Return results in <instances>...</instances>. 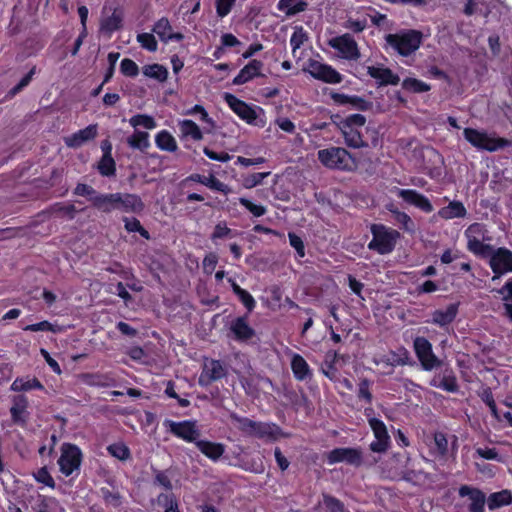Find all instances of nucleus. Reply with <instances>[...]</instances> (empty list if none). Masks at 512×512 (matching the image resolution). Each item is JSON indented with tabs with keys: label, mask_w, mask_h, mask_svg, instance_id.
I'll return each mask as SVG.
<instances>
[{
	"label": "nucleus",
	"mask_w": 512,
	"mask_h": 512,
	"mask_svg": "<svg viewBox=\"0 0 512 512\" xmlns=\"http://www.w3.org/2000/svg\"><path fill=\"white\" fill-rule=\"evenodd\" d=\"M327 461L329 464L345 462L358 467L362 464V453L356 448H335L327 454Z\"/></svg>",
	"instance_id": "11"
},
{
	"label": "nucleus",
	"mask_w": 512,
	"mask_h": 512,
	"mask_svg": "<svg viewBox=\"0 0 512 512\" xmlns=\"http://www.w3.org/2000/svg\"><path fill=\"white\" fill-rule=\"evenodd\" d=\"M28 399L24 395H16L12 398V406L10 408L11 420L14 424L25 427L28 422L29 412Z\"/></svg>",
	"instance_id": "14"
},
{
	"label": "nucleus",
	"mask_w": 512,
	"mask_h": 512,
	"mask_svg": "<svg viewBox=\"0 0 512 512\" xmlns=\"http://www.w3.org/2000/svg\"><path fill=\"white\" fill-rule=\"evenodd\" d=\"M486 229L481 223L471 224L465 231L467 240H485Z\"/></svg>",
	"instance_id": "51"
},
{
	"label": "nucleus",
	"mask_w": 512,
	"mask_h": 512,
	"mask_svg": "<svg viewBox=\"0 0 512 512\" xmlns=\"http://www.w3.org/2000/svg\"><path fill=\"white\" fill-rule=\"evenodd\" d=\"M226 375V370L222 363L218 360H211L204 364L199 382L200 384H210L213 381L219 380Z\"/></svg>",
	"instance_id": "17"
},
{
	"label": "nucleus",
	"mask_w": 512,
	"mask_h": 512,
	"mask_svg": "<svg viewBox=\"0 0 512 512\" xmlns=\"http://www.w3.org/2000/svg\"><path fill=\"white\" fill-rule=\"evenodd\" d=\"M263 68V63L259 60H252L247 65H245L239 72V74L233 79L234 85H242L251 79L261 76V69Z\"/></svg>",
	"instance_id": "21"
},
{
	"label": "nucleus",
	"mask_w": 512,
	"mask_h": 512,
	"mask_svg": "<svg viewBox=\"0 0 512 512\" xmlns=\"http://www.w3.org/2000/svg\"><path fill=\"white\" fill-rule=\"evenodd\" d=\"M387 209L393 214L396 222L402 225V228L410 233L415 231V224L405 212L399 211L393 204L387 206Z\"/></svg>",
	"instance_id": "35"
},
{
	"label": "nucleus",
	"mask_w": 512,
	"mask_h": 512,
	"mask_svg": "<svg viewBox=\"0 0 512 512\" xmlns=\"http://www.w3.org/2000/svg\"><path fill=\"white\" fill-rule=\"evenodd\" d=\"M32 389H44V387L37 378H17L11 385V390L16 392Z\"/></svg>",
	"instance_id": "34"
},
{
	"label": "nucleus",
	"mask_w": 512,
	"mask_h": 512,
	"mask_svg": "<svg viewBox=\"0 0 512 512\" xmlns=\"http://www.w3.org/2000/svg\"><path fill=\"white\" fill-rule=\"evenodd\" d=\"M123 221L125 223V229L128 232H138L145 239H150L149 232L145 228H143V226L141 225L140 221L137 218L124 217Z\"/></svg>",
	"instance_id": "48"
},
{
	"label": "nucleus",
	"mask_w": 512,
	"mask_h": 512,
	"mask_svg": "<svg viewBox=\"0 0 512 512\" xmlns=\"http://www.w3.org/2000/svg\"><path fill=\"white\" fill-rule=\"evenodd\" d=\"M333 99L340 104H351L353 107L366 111L372 107V103L358 96H348L345 94H334Z\"/></svg>",
	"instance_id": "31"
},
{
	"label": "nucleus",
	"mask_w": 512,
	"mask_h": 512,
	"mask_svg": "<svg viewBox=\"0 0 512 512\" xmlns=\"http://www.w3.org/2000/svg\"><path fill=\"white\" fill-rule=\"evenodd\" d=\"M483 241L484 240H468L467 248L475 255L483 258H489L494 247L490 244H484Z\"/></svg>",
	"instance_id": "37"
},
{
	"label": "nucleus",
	"mask_w": 512,
	"mask_h": 512,
	"mask_svg": "<svg viewBox=\"0 0 512 512\" xmlns=\"http://www.w3.org/2000/svg\"><path fill=\"white\" fill-rule=\"evenodd\" d=\"M464 138L474 147L487 150L490 152L510 146L511 141L505 138H493L487 133L481 132L473 128H465L463 131Z\"/></svg>",
	"instance_id": "3"
},
{
	"label": "nucleus",
	"mask_w": 512,
	"mask_h": 512,
	"mask_svg": "<svg viewBox=\"0 0 512 512\" xmlns=\"http://www.w3.org/2000/svg\"><path fill=\"white\" fill-rule=\"evenodd\" d=\"M172 27L170 25V22L167 18L163 17L159 19L153 28V32L158 35L161 41L167 43V37L169 33L171 32Z\"/></svg>",
	"instance_id": "49"
},
{
	"label": "nucleus",
	"mask_w": 512,
	"mask_h": 512,
	"mask_svg": "<svg viewBox=\"0 0 512 512\" xmlns=\"http://www.w3.org/2000/svg\"><path fill=\"white\" fill-rule=\"evenodd\" d=\"M137 41L141 46L148 51L154 52L157 50V42L153 34L141 33L137 35Z\"/></svg>",
	"instance_id": "58"
},
{
	"label": "nucleus",
	"mask_w": 512,
	"mask_h": 512,
	"mask_svg": "<svg viewBox=\"0 0 512 512\" xmlns=\"http://www.w3.org/2000/svg\"><path fill=\"white\" fill-rule=\"evenodd\" d=\"M143 74L146 77L156 79L160 82H164L167 79L168 71L160 64H151L143 67Z\"/></svg>",
	"instance_id": "39"
},
{
	"label": "nucleus",
	"mask_w": 512,
	"mask_h": 512,
	"mask_svg": "<svg viewBox=\"0 0 512 512\" xmlns=\"http://www.w3.org/2000/svg\"><path fill=\"white\" fill-rule=\"evenodd\" d=\"M281 430L276 424L255 421L250 437L259 439L276 440L280 436Z\"/></svg>",
	"instance_id": "20"
},
{
	"label": "nucleus",
	"mask_w": 512,
	"mask_h": 512,
	"mask_svg": "<svg viewBox=\"0 0 512 512\" xmlns=\"http://www.w3.org/2000/svg\"><path fill=\"white\" fill-rule=\"evenodd\" d=\"M230 332L234 339L240 342L248 341L255 335L254 329L248 324L245 317L234 319L230 324Z\"/></svg>",
	"instance_id": "18"
},
{
	"label": "nucleus",
	"mask_w": 512,
	"mask_h": 512,
	"mask_svg": "<svg viewBox=\"0 0 512 512\" xmlns=\"http://www.w3.org/2000/svg\"><path fill=\"white\" fill-rule=\"evenodd\" d=\"M387 44L401 56L414 53L422 43V33L417 30H402L385 36Z\"/></svg>",
	"instance_id": "1"
},
{
	"label": "nucleus",
	"mask_w": 512,
	"mask_h": 512,
	"mask_svg": "<svg viewBox=\"0 0 512 512\" xmlns=\"http://www.w3.org/2000/svg\"><path fill=\"white\" fill-rule=\"evenodd\" d=\"M434 442L438 452L441 455H445L448 450V441L446 436L441 432H437L434 435Z\"/></svg>",
	"instance_id": "64"
},
{
	"label": "nucleus",
	"mask_w": 512,
	"mask_h": 512,
	"mask_svg": "<svg viewBox=\"0 0 512 512\" xmlns=\"http://www.w3.org/2000/svg\"><path fill=\"white\" fill-rule=\"evenodd\" d=\"M122 23V16L117 11H114L113 14L101 22V29L105 32L112 33L120 29Z\"/></svg>",
	"instance_id": "44"
},
{
	"label": "nucleus",
	"mask_w": 512,
	"mask_h": 512,
	"mask_svg": "<svg viewBox=\"0 0 512 512\" xmlns=\"http://www.w3.org/2000/svg\"><path fill=\"white\" fill-rule=\"evenodd\" d=\"M323 504L329 512H348L339 499L328 494H323Z\"/></svg>",
	"instance_id": "54"
},
{
	"label": "nucleus",
	"mask_w": 512,
	"mask_h": 512,
	"mask_svg": "<svg viewBox=\"0 0 512 512\" xmlns=\"http://www.w3.org/2000/svg\"><path fill=\"white\" fill-rule=\"evenodd\" d=\"M107 450L110 455L121 461L129 459L131 456L129 448L124 443L121 442L109 445L107 447Z\"/></svg>",
	"instance_id": "46"
},
{
	"label": "nucleus",
	"mask_w": 512,
	"mask_h": 512,
	"mask_svg": "<svg viewBox=\"0 0 512 512\" xmlns=\"http://www.w3.org/2000/svg\"><path fill=\"white\" fill-rule=\"evenodd\" d=\"M510 504H512V493L507 489L492 493L487 498V505L490 510H496Z\"/></svg>",
	"instance_id": "28"
},
{
	"label": "nucleus",
	"mask_w": 512,
	"mask_h": 512,
	"mask_svg": "<svg viewBox=\"0 0 512 512\" xmlns=\"http://www.w3.org/2000/svg\"><path fill=\"white\" fill-rule=\"evenodd\" d=\"M50 211L57 215L67 216L72 220L77 210L73 204L55 203L50 207Z\"/></svg>",
	"instance_id": "53"
},
{
	"label": "nucleus",
	"mask_w": 512,
	"mask_h": 512,
	"mask_svg": "<svg viewBox=\"0 0 512 512\" xmlns=\"http://www.w3.org/2000/svg\"><path fill=\"white\" fill-rule=\"evenodd\" d=\"M357 396L359 399H364L367 403L372 402V394L370 392V381L366 378L361 379L358 387Z\"/></svg>",
	"instance_id": "61"
},
{
	"label": "nucleus",
	"mask_w": 512,
	"mask_h": 512,
	"mask_svg": "<svg viewBox=\"0 0 512 512\" xmlns=\"http://www.w3.org/2000/svg\"><path fill=\"white\" fill-rule=\"evenodd\" d=\"M127 144L133 148L144 152L149 148V134L144 131H135L133 135L127 138Z\"/></svg>",
	"instance_id": "33"
},
{
	"label": "nucleus",
	"mask_w": 512,
	"mask_h": 512,
	"mask_svg": "<svg viewBox=\"0 0 512 512\" xmlns=\"http://www.w3.org/2000/svg\"><path fill=\"white\" fill-rule=\"evenodd\" d=\"M413 347L424 370L431 371L442 365V361L433 352L432 344L425 337H416L413 341Z\"/></svg>",
	"instance_id": "5"
},
{
	"label": "nucleus",
	"mask_w": 512,
	"mask_h": 512,
	"mask_svg": "<svg viewBox=\"0 0 512 512\" xmlns=\"http://www.w3.org/2000/svg\"><path fill=\"white\" fill-rule=\"evenodd\" d=\"M165 426L169 428V431L175 436L187 441V442H196L200 436V431L196 426V423L193 421H181L175 422L172 420H166L164 422Z\"/></svg>",
	"instance_id": "9"
},
{
	"label": "nucleus",
	"mask_w": 512,
	"mask_h": 512,
	"mask_svg": "<svg viewBox=\"0 0 512 512\" xmlns=\"http://www.w3.org/2000/svg\"><path fill=\"white\" fill-rule=\"evenodd\" d=\"M122 196L125 204V213L139 212L143 210L144 204L139 196L129 193H122Z\"/></svg>",
	"instance_id": "41"
},
{
	"label": "nucleus",
	"mask_w": 512,
	"mask_h": 512,
	"mask_svg": "<svg viewBox=\"0 0 512 512\" xmlns=\"http://www.w3.org/2000/svg\"><path fill=\"white\" fill-rule=\"evenodd\" d=\"M365 123H366L365 116H363L361 114H352V115H349V116L341 119L338 122V126H339V128H344V129H348V128L356 129V127L364 126Z\"/></svg>",
	"instance_id": "45"
},
{
	"label": "nucleus",
	"mask_w": 512,
	"mask_h": 512,
	"mask_svg": "<svg viewBox=\"0 0 512 512\" xmlns=\"http://www.w3.org/2000/svg\"><path fill=\"white\" fill-rule=\"evenodd\" d=\"M328 45L339 51L347 60H357L360 57L357 42L349 33L330 39Z\"/></svg>",
	"instance_id": "8"
},
{
	"label": "nucleus",
	"mask_w": 512,
	"mask_h": 512,
	"mask_svg": "<svg viewBox=\"0 0 512 512\" xmlns=\"http://www.w3.org/2000/svg\"><path fill=\"white\" fill-rule=\"evenodd\" d=\"M82 461V452L78 446L64 443L61 447V456L58 460L60 471L66 476L78 470Z\"/></svg>",
	"instance_id": "6"
},
{
	"label": "nucleus",
	"mask_w": 512,
	"mask_h": 512,
	"mask_svg": "<svg viewBox=\"0 0 512 512\" xmlns=\"http://www.w3.org/2000/svg\"><path fill=\"white\" fill-rule=\"evenodd\" d=\"M308 72L315 79H319L327 83L337 84L342 81V76L339 72L331 66L320 63L316 60L309 61Z\"/></svg>",
	"instance_id": "10"
},
{
	"label": "nucleus",
	"mask_w": 512,
	"mask_h": 512,
	"mask_svg": "<svg viewBox=\"0 0 512 512\" xmlns=\"http://www.w3.org/2000/svg\"><path fill=\"white\" fill-rule=\"evenodd\" d=\"M431 385L442 388L448 392H456L459 388L456 377L453 375H444L439 384L433 381Z\"/></svg>",
	"instance_id": "56"
},
{
	"label": "nucleus",
	"mask_w": 512,
	"mask_h": 512,
	"mask_svg": "<svg viewBox=\"0 0 512 512\" xmlns=\"http://www.w3.org/2000/svg\"><path fill=\"white\" fill-rule=\"evenodd\" d=\"M224 99L229 107L243 120L248 123H253L257 118L255 110L244 101L238 99L236 96L225 93Z\"/></svg>",
	"instance_id": "15"
},
{
	"label": "nucleus",
	"mask_w": 512,
	"mask_h": 512,
	"mask_svg": "<svg viewBox=\"0 0 512 512\" xmlns=\"http://www.w3.org/2000/svg\"><path fill=\"white\" fill-rule=\"evenodd\" d=\"M179 125L183 136H190L195 141L203 138L200 128L194 121L185 119Z\"/></svg>",
	"instance_id": "38"
},
{
	"label": "nucleus",
	"mask_w": 512,
	"mask_h": 512,
	"mask_svg": "<svg viewBox=\"0 0 512 512\" xmlns=\"http://www.w3.org/2000/svg\"><path fill=\"white\" fill-rule=\"evenodd\" d=\"M188 180L201 183L202 185H205L213 190L220 191L224 194H227L230 191L227 185H225L213 175L206 177L200 174H192L188 177Z\"/></svg>",
	"instance_id": "26"
},
{
	"label": "nucleus",
	"mask_w": 512,
	"mask_h": 512,
	"mask_svg": "<svg viewBox=\"0 0 512 512\" xmlns=\"http://www.w3.org/2000/svg\"><path fill=\"white\" fill-rule=\"evenodd\" d=\"M308 40V34L302 26H296L290 39L293 53L296 52L306 41Z\"/></svg>",
	"instance_id": "47"
},
{
	"label": "nucleus",
	"mask_w": 512,
	"mask_h": 512,
	"mask_svg": "<svg viewBox=\"0 0 512 512\" xmlns=\"http://www.w3.org/2000/svg\"><path fill=\"white\" fill-rule=\"evenodd\" d=\"M458 313V305L455 303L449 304L444 310H436L432 313L433 324L441 327L449 325L454 321Z\"/></svg>",
	"instance_id": "23"
},
{
	"label": "nucleus",
	"mask_w": 512,
	"mask_h": 512,
	"mask_svg": "<svg viewBox=\"0 0 512 512\" xmlns=\"http://www.w3.org/2000/svg\"><path fill=\"white\" fill-rule=\"evenodd\" d=\"M155 143L163 151L175 152L178 148L175 138L167 130H162L156 135Z\"/></svg>",
	"instance_id": "32"
},
{
	"label": "nucleus",
	"mask_w": 512,
	"mask_h": 512,
	"mask_svg": "<svg viewBox=\"0 0 512 512\" xmlns=\"http://www.w3.org/2000/svg\"><path fill=\"white\" fill-rule=\"evenodd\" d=\"M318 159L326 167L341 170L351 169L355 164L351 154L341 147L319 150Z\"/></svg>",
	"instance_id": "4"
},
{
	"label": "nucleus",
	"mask_w": 512,
	"mask_h": 512,
	"mask_svg": "<svg viewBox=\"0 0 512 512\" xmlns=\"http://www.w3.org/2000/svg\"><path fill=\"white\" fill-rule=\"evenodd\" d=\"M402 86L404 89L415 93L427 92L430 90V85L415 78H406L402 82Z\"/></svg>",
	"instance_id": "50"
},
{
	"label": "nucleus",
	"mask_w": 512,
	"mask_h": 512,
	"mask_svg": "<svg viewBox=\"0 0 512 512\" xmlns=\"http://www.w3.org/2000/svg\"><path fill=\"white\" fill-rule=\"evenodd\" d=\"M371 233L373 238L368 244V249L376 251L381 255L391 253L400 236L398 231L389 229L382 224H373L371 226Z\"/></svg>",
	"instance_id": "2"
},
{
	"label": "nucleus",
	"mask_w": 512,
	"mask_h": 512,
	"mask_svg": "<svg viewBox=\"0 0 512 512\" xmlns=\"http://www.w3.org/2000/svg\"><path fill=\"white\" fill-rule=\"evenodd\" d=\"M307 6L305 0H279L277 8L285 11L286 16L290 17L305 11Z\"/></svg>",
	"instance_id": "30"
},
{
	"label": "nucleus",
	"mask_w": 512,
	"mask_h": 512,
	"mask_svg": "<svg viewBox=\"0 0 512 512\" xmlns=\"http://www.w3.org/2000/svg\"><path fill=\"white\" fill-rule=\"evenodd\" d=\"M288 237H289L290 245L296 250L297 255L301 258L304 257L305 256V247H304V243H303V240L301 239V237H299L298 235H296L293 232H290L288 234Z\"/></svg>",
	"instance_id": "62"
},
{
	"label": "nucleus",
	"mask_w": 512,
	"mask_h": 512,
	"mask_svg": "<svg viewBox=\"0 0 512 512\" xmlns=\"http://www.w3.org/2000/svg\"><path fill=\"white\" fill-rule=\"evenodd\" d=\"M156 502L159 507L164 508V512H179L178 503L172 494L161 493Z\"/></svg>",
	"instance_id": "43"
},
{
	"label": "nucleus",
	"mask_w": 512,
	"mask_h": 512,
	"mask_svg": "<svg viewBox=\"0 0 512 512\" xmlns=\"http://www.w3.org/2000/svg\"><path fill=\"white\" fill-rule=\"evenodd\" d=\"M197 448L208 458L217 461L224 453L225 447L221 443H214L207 440H198Z\"/></svg>",
	"instance_id": "24"
},
{
	"label": "nucleus",
	"mask_w": 512,
	"mask_h": 512,
	"mask_svg": "<svg viewBox=\"0 0 512 512\" xmlns=\"http://www.w3.org/2000/svg\"><path fill=\"white\" fill-rule=\"evenodd\" d=\"M25 331H51L53 333H58L62 331V328L58 325H54L48 321H42L36 324H30L23 328Z\"/></svg>",
	"instance_id": "55"
},
{
	"label": "nucleus",
	"mask_w": 512,
	"mask_h": 512,
	"mask_svg": "<svg viewBox=\"0 0 512 512\" xmlns=\"http://www.w3.org/2000/svg\"><path fill=\"white\" fill-rule=\"evenodd\" d=\"M467 214V210L463 203L460 201H451L447 206L441 208L438 211V215L442 219H453V218H464Z\"/></svg>",
	"instance_id": "25"
},
{
	"label": "nucleus",
	"mask_w": 512,
	"mask_h": 512,
	"mask_svg": "<svg viewBox=\"0 0 512 512\" xmlns=\"http://www.w3.org/2000/svg\"><path fill=\"white\" fill-rule=\"evenodd\" d=\"M489 265L494 273L492 281L498 280L503 274L512 272V251L504 247L494 248L489 257Z\"/></svg>",
	"instance_id": "7"
},
{
	"label": "nucleus",
	"mask_w": 512,
	"mask_h": 512,
	"mask_svg": "<svg viewBox=\"0 0 512 512\" xmlns=\"http://www.w3.org/2000/svg\"><path fill=\"white\" fill-rule=\"evenodd\" d=\"M129 123L133 127L142 126L146 129H154L156 127L154 118L145 114H138L131 117Z\"/></svg>",
	"instance_id": "52"
},
{
	"label": "nucleus",
	"mask_w": 512,
	"mask_h": 512,
	"mask_svg": "<svg viewBox=\"0 0 512 512\" xmlns=\"http://www.w3.org/2000/svg\"><path fill=\"white\" fill-rule=\"evenodd\" d=\"M369 425L373 430L376 440L370 444V449L373 452H385L389 446L390 437L383 421L377 418L369 419Z\"/></svg>",
	"instance_id": "13"
},
{
	"label": "nucleus",
	"mask_w": 512,
	"mask_h": 512,
	"mask_svg": "<svg viewBox=\"0 0 512 512\" xmlns=\"http://www.w3.org/2000/svg\"><path fill=\"white\" fill-rule=\"evenodd\" d=\"M120 70L122 74L129 77H135L139 73L137 64L129 58H125L121 61Z\"/></svg>",
	"instance_id": "59"
},
{
	"label": "nucleus",
	"mask_w": 512,
	"mask_h": 512,
	"mask_svg": "<svg viewBox=\"0 0 512 512\" xmlns=\"http://www.w3.org/2000/svg\"><path fill=\"white\" fill-rule=\"evenodd\" d=\"M342 134L345 139V143L347 146L351 148H361L367 146V144L363 141L360 132L355 128H340Z\"/></svg>",
	"instance_id": "36"
},
{
	"label": "nucleus",
	"mask_w": 512,
	"mask_h": 512,
	"mask_svg": "<svg viewBox=\"0 0 512 512\" xmlns=\"http://www.w3.org/2000/svg\"><path fill=\"white\" fill-rule=\"evenodd\" d=\"M458 494L460 497H467L469 500V512H485V503L487 502L486 495L479 488L469 485H462Z\"/></svg>",
	"instance_id": "12"
},
{
	"label": "nucleus",
	"mask_w": 512,
	"mask_h": 512,
	"mask_svg": "<svg viewBox=\"0 0 512 512\" xmlns=\"http://www.w3.org/2000/svg\"><path fill=\"white\" fill-rule=\"evenodd\" d=\"M398 196L402 198L405 202L416 206L426 213H430L433 211V206L430 203L429 199L418 193L416 190L411 189H400L398 191Z\"/></svg>",
	"instance_id": "16"
},
{
	"label": "nucleus",
	"mask_w": 512,
	"mask_h": 512,
	"mask_svg": "<svg viewBox=\"0 0 512 512\" xmlns=\"http://www.w3.org/2000/svg\"><path fill=\"white\" fill-rule=\"evenodd\" d=\"M101 495L105 502L113 507H119L121 505V495L118 491H113L108 488H101Z\"/></svg>",
	"instance_id": "57"
},
{
	"label": "nucleus",
	"mask_w": 512,
	"mask_h": 512,
	"mask_svg": "<svg viewBox=\"0 0 512 512\" xmlns=\"http://www.w3.org/2000/svg\"><path fill=\"white\" fill-rule=\"evenodd\" d=\"M93 207L103 213H111L115 210V196L111 194H98L90 199Z\"/></svg>",
	"instance_id": "27"
},
{
	"label": "nucleus",
	"mask_w": 512,
	"mask_h": 512,
	"mask_svg": "<svg viewBox=\"0 0 512 512\" xmlns=\"http://www.w3.org/2000/svg\"><path fill=\"white\" fill-rule=\"evenodd\" d=\"M97 135V126L89 125L86 128L74 133L72 136L65 139V143L69 147H80L85 142L92 140Z\"/></svg>",
	"instance_id": "22"
},
{
	"label": "nucleus",
	"mask_w": 512,
	"mask_h": 512,
	"mask_svg": "<svg viewBox=\"0 0 512 512\" xmlns=\"http://www.w3.org/2000/svg\"><path fill=\"white\" fill-rule=\"evenodd\" d=\"M230 419L235 424L236 428L245 434L246 436H250L254 424V420H251L247 417H241L236 413L230 414Z\"/></svg>",
	"instance_id": "40"
},
{
	"label": "nucleus",
	"mask_w": 512,
	"mask_h": 512,
	"mask_svg": "<svg viewBox=\"0 0 512 512\" xmlns=\"http://www.w3.org/2000/svg\"><path fill=\"white\" fill-rule=\"evenodd\" d=\"M367 72L378 81L379 86L397 85L400 82L399 76L389 68L369 66Z\"/></svg>",
	"instance_id": "19"
},
{
	"label": "nucleus",
	"mask_w": 512,
	"mask_h": 512,
	"mask_svg": "<svg viewBox=\"0 0 512 512\" xmlns=\"http://www.w3.org/2000/svg\"><path fill=\"white\" fill-rule=\"evenodd\" d=\"M98 170L102 176H114L116 172V165L112 155H103L98 163Z\"/></svg>",
	"instance_id": "42"
},
{
	"label": "nucleus",
	"mask_w": 512,
	"mask_h": 512,
	"mask_svg": "<svg viewBox=\"0 0 512 512\" xmlns=\"http://www.w3.org/2000/svg\"><path fill=\"white\" fill-rule=\"evenodd\" d=\"M239 203L256 217H260L266 213V208L264 206L256 205L246 198H240Z\"/></svg>",
	"instance_id": "60"
},
{
	"label": "nucleus",
	"mask_w": 512,
	"mask_h": 512,
	"mask_svg": "<svg viewBox=\"0 0 512 512\" xmlns=\"http://www.w3.org/2000/svg\"><path fill=\"white\" fill-rule=\"evenodd\" d=\"M291 368L297 380L303 381L311 376V371L306 360L299 354H294L291 360Z\"/></svg>",
	"instance_id": "29"
},
{
	"label": "nucleus",
	"mask_w": 512,
	"mask_h": 512,
	"mask_svg": "<svg viewBox=\"0 0 512 512\" xmlns=\"http://www.w3.org/2000/svg\"><path fill=\"white\" fill-rule=\"evenodd\" d=\"M35 479L45 484L48 487L54 488L55 487V481L52 478V476L49 474L46 467H42L38 470V472L35 474Z\"/></svg>",
	"instance_id": "63"
}]
</instances>
